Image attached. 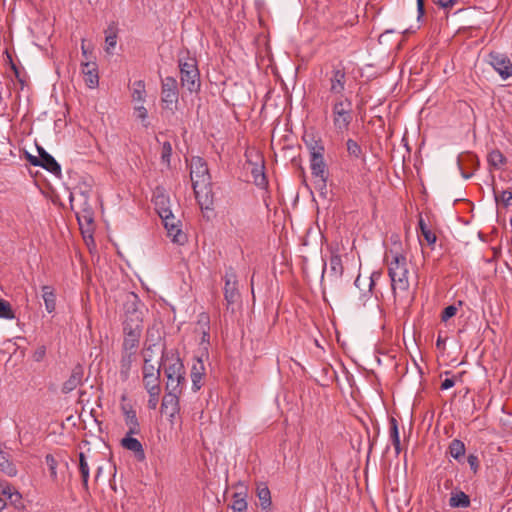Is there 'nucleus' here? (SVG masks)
I'll return each instance as SVG.
<instances>
[{
	"instance_id": "40",
	"label": "nucleus",
	"mask_w": 512,
	"mask_h": 512,
	"mask_svg": "<svg viewBox=\"0 0 512 512\" xmlns=\"http://www.w3.org/2000/svg\"><path fill=\"white\" fill-rule=\"evenodd\" d=\"M306 145L309 149L310 159H314V157H324V146L320 141H316L312 139L310 142L306 141Z\"/></svg>"
},
{
	"instance_id": "35",
	"label": "nucleus",
	"mask_w": 512,
	"mask_h": 512,
	"mask_svg": "<svg viewBox=\"0 0 512 512\" xmlns=\"http://www.w3.org/2000/svg\"><path fill=\"white\" fill-rule=\"evenodd\" d=\"M106 38H105V51L109 54L112 53L113 49L115 48L117 44V33L116 29L113 26H109L108 29L105 31Z\"/></svg>"
},
{
	"instance_id": "28",
	"label": "nucleus",
	"mask_w": 512,
	"mask_h": 512,
	"mask_svg": "<svg viewBox=\"0 0 512 512\" xmlns=\"http://www.w3.org/2000/svg\"><path fill=\"white\" fill-rule=\"evenodd\" d=\"M124 421L126 426L128 427L129 435H138L141 431L140 424L136 415V411H127L124 416Z\"/></svg>"
},
{
	"instance_id": "7",
	"label": "nucleus",
	"mask_w": 512,
	"mask_h": 512,
	"mask_svg": "<svg viewBox=\"0 0 512 512\" xmlns=\"http://www.w3.org/2000/svg\"><path fill=\"white\" fill-rule=\"evenodd\" d=\"M224 298L227 303V309L240 299V293L238 290V280L237 275L234 272L233 268H229L226 270L224 275Z\"/></svg>"
},
{
	"instance_id": "27",
	"label": "nucleus",
	"mask_w": 512,
	"mask_h": 512,
	"mask_svg": "<svg viewBox=\"0 0 512 512\" xmlns=\"http://www.w3.org/2000/svg\"><path fill=\"white\" fill-rule=\"evenodd\" d=\"M141 335L124 334L121 351L137 353Z\"/></svg>"
},
{
	"instance_id": "5",
	"label": "nucleus",
	"mask_w": 512,
	"mask_h": 512,
	"mask_svg": "<svg viewBox=\"0 0 512 512\" xmlns=\"http://www.w3.org/2000/svg\"><path fill=\"white\" fill-rule=\"evenodd\" d=\"M133 300L125 304V319L123 321V334H142V312L137 307V296L132 294Z\"/></svg>"
},
{
	"instance_id": "52",
	"label": "nucleus",
	"mask_w": 512,
	"mask_h": 512,
	"mask_svg": "<svg viewBox=\"0 0 512 512\" xmlns=\"http://www.w3.org/2000/svg\"><path fill=\"white\" fill-rule=\"evenodd\" d=\"M457 313V308L454 305L447 306L441 313V320L447 321Z\"/></svg>"
},
{
	"instance_id": "64",
	"label": "nucleus",
	"mask_w": 512,
	"mask_h": 512,
	"mask_svg": "<svg viewBox=\"0 0 512 512\" xmlns=\"http://www.w3.org/2000/svg\"><path fill=\"white\" fill-rule=\"evenodd\" d=\"M101 473H102V467H98L97 470H96V474H95V479L96 480L99 478Z\"/></svg>"
},
{
	"instance_id": "3",
	"label": "nucleus",
	"mask_w": 512,
	"mask_h": 512,
	"mask_svg": "<svg viewBox=\"0 0 512 512\" xmlns=\"http://www.w3.org/2000/svg\"><path fill=\"white\" fill-rule=\"evenodd\" d=\"M161 360L167 377L166 391L182 393L186 384V371L181 359L176 353H171L170 355H163Z\"/></svg>"
},
{
	"instance_id": "62",
	"label": "nucleus",
	"mask_w": 512,
	"mask_h": 512,
	"mask_svg": "<svg viewBox=\"0 0 512 512\" xmlns=\"http://www.w3.org/2000/svg\"><path fill=\"white\" fill-rule=\"evenodd\" d=\"M44 355H45V349L42 348L40 351L36 352V354H35L36 361H40Z\"/></svg>"
},
{
	"instance_id": "56",
	"label": "nucleus",
	"mask_w": 512,
	"mask_h": 512,
	"mask_svg": "<svg viewBox=\"0 0 512 512\" xmlns=\"http://www.w3.org/2000/svg\"><path fill=\"white\" fill-rule=\"evenodd\" d=\"M435 3L442 8H448L452 7L456 3V0H437Z\"/></svg>"
},
{
	"instance_id": "59",
	"label": "nucleus",
	"mask_w": 512,
	"mask_h": 512,
	"mask_svg": "<svg viewBox=\"0 0 512 512\" xmlns=\"http://www.w3.org/2000/svg\"><path fill=\"white\" fill-rule=\"evenodd\" d=\"M28 160L29 162L33 165V166H40V160H39V155L38 156H32V155H28Z\"/></svg>"
},
{
	"instance_id": "29",
	"label": "nucleus",
	"mask_w": 512,
	"mask_h": 512,
	"mask_svg": "<svg viewBox=\"0 0 512 512\" xmlns=\"http://www.w3.org/2000/svg\"><path fill=\"white\" fill-rule=\"evenodd\" d=\"M449 505L452 508H467L470 506V498L463 491L452 493L449 499Z\"/></svg>"
},
{
	"instance_id": "55",
	"label": "nucleus",
	"mask_w": 512,
	"mask_h": 512,
	"mask_svg": "<svg viewBox=\"0 0 512 512\" xmlns=\"http://www.w3.org/2000/svg\"><path fill=\"white\" fill-rule=\"evenodd\" d=\"M455 385V381L454 379L452 378H446L445 380L442 381L441 383V389L442 390H448L450 388H452L453 386Z\"/></svg>"
},
{
	"instance_id": "15",
	"label": "nucleus",
	"mask_w": 512,
	"mask_h": 512,
	"mask_svg": "<svg viewBox=\"0 0 512 512\" xmlns=\"http://www.w3.org/2000/svg\"><path fill=\"white\" fill-rule=\"evenodd\" d=\"M83 374V367L81 365H76L72 369L69 378L63 383L61 388L62 393L68 394L81 385Z\"/></svg>"
},
{
	"instance_id": "37",
	"label": "nucleus",
	"mask_w": 512,
	"mask_h": 512,
	"mask_svg": "<svg viewBox=\"0 0 512 512\" xmlns=\"http://www.w3.org/2000/svg\"><path fill=\"white\" fill-rule=\"evenodd\" d=\"M230 507L234 512H246L247 502L245 496L241 493H234Z\"/></svg>"
},
{
	"instance_id": "21",
	"label": "nucleus",
	"mask_w": 512,
	"mask_h": 512,
	"mask_svg": "<svg viewBox=\"0 0 512 512\" xmlns=\"http://www.w3.org/2000/svg\"><path fill=\"white\" fill-rule=\"evenodd\" d=\"M0 471L8 477H16L18 469L9 453L0 448Z\"/></svg>"
},
{
	"instance_id": "45",
	"label": "nucleus",
	"mask_w": 512,
	"mask_h": 512,
	"mask_svg": "<svg viewBox=\"0 0 512 512\" xmlns=\"http://www.w3.org/2000/svg\"><path fill=\"white\" fill-rule=\"evenodd\" d=\"M346 148L349 156L354 158H360L363 155L361 146L353 139L346 141Z\"/></svg>"
},
{
	"instance_id": "58",
	"label": "nucleus",
	"mask_w": 512,
	"mask_h": 512,
	"mask_svg": "<svg viewBox=\"0 0 512 512\" xmlns=\"http://www.w3.org/2000/svg\"><path fill=\"white\" fill-rule=\"evenodd\" d=\"M165 228H168V226H171V224H177L176 218L172 214V211L170 212V216L167 219H162Z\"/></svg>"
},
{
	"instance_id": "36",
	"label": "nucleus",
	"mask_w": 512,
	"mask_h": 512,
	"mask_svg": "<svg viewBox=\"0 0 512 512\" xmlns=\"http://www.w3.org/2000/svg\"><path fill=\"white\" fill-rule=\"evenodd\" d=\"M77 220L81 229L86 225L89 231L93 224V212L91 209H83L82 212L77 213Z\"/></svg>"
},
{
	"instance_id": "26",
	"label": "nucleus",
	"mask_w": 512,
	"mask_h": 512,
	"mask_svg": "<svg viewBox=\"0 0 512 512\" xmlns=\"http://www.w3.org/2000/svg\"><path fill=\"white\" fill-rule=\"evenodd\" d=\"M389 437L394 446L396 455L401 452L398 422L394 417L389 419Z\"/></svg>"
},
{
	"instance_id": "43",
	"label": "nucleus",
	"mask_w": 512,
	"mask_h": 512,
	"mask_svg": "<svg viewBox=\"0 0 512 512\" xmlns=\"http://www.w3.org/2000/svg\"><path fill=\"white\" fill-rule=\"evenodd\" d=\"M178 66H179V69H180V75L182 73H184V70L189 71V70L198 69L196 59L192 58L190 56L179 58Z\"/></svg>"
},
{
	"instance_id": "31",
	"label": "nucleus",
	"mask_w": 512,
	"mask_h": 512,
	"mask_svg": "<svg viewBox=\"0 0 512 512\" xmlns=\"http://www.w3.org/2000/svg\"><path fill=\"white\" fill-rule=\"evenodd\" d=\"M166 230L172 242L183 245L187 241L186 234L182 232L178 224H171V226H168Z\"/></svg>"
},
{
	"instance_id": "53",
	"label": "nucleus",
	"mask_w": 512,
	"mask_h": 512,
	"mask_svg": "<svg viewBox=\"0 0 512 512\" xmlns=\"http://www.w3.org/2000/svg\"><path fill=\"white\" fill-rule=\"evenodd\" d=\"M467 462L471 468V470L476 473L479 469V459L476 455L474 454H470L468 457H467Z\"/></svg>"
},
{
	"instance_id": "9",
	"label": "nucleus",
	"mask_w": 512,
	"mask_h": 512,
	"mask_svg": "<svg viewBox=\"0 0 512 512\" xmlns=\"http://www.w3.org/2000/svg\"><path fill=\"white\" fill-rule=\"evenodd\" d=\"M329 81V92L332 95L343 96V92L346 86V70L345 68L339 64L333 66L330 76L328 78Z\"/></svg>"
},
{
	"instance_id": "63",
	"label": "nucleus",
	"mask_w": 512,
	"mask_h": 512,
	"mask_svg": "<svg viewBox=\"0 0 512 512\" xmlns=\"http://www.w3.org/2000/svg\"><path fill=\"white\" fill-rule=\"evenodd\" d=\"M444 344H445V340L442 339L441 336H438L437 341H436L437 348H443Z\"/></svg>"
},
{
	"instance_id": "18",
	"label": "nucleus",
	"mask_w": 512,
	"mask_h": 512,
	"mask_svg": "<svg viewBox=\"0 0 512 512\" xmlns=\"http://www.w3.org/2000/svg\"><path fill=\"white\" fill-rule=\"evenodd\" d=\"M153 202L160 218L167 219L171 212L169 197L165 195L163 191L157 190V192L154 194Z\"/></svg>"
},
{
	"instance_id": "12",
	"label": "nucleus",
	"mask_w": 512,
	"mask_h": 512,
	"mask_svg": "<svg viewBox=\"0 0 512 512\" xmlns=\"http://www.w3.org/2000/svg\"><path fill=\"white\" fill-rule=\"evenodd\" d=\"M136 359L137 353L121 351L119 359V377L122 382H126L130 378V373Z\"/></svg>"
},
{
	"instance_id": "61",
	"label": "nucleus",
	"mask_w": 512,
	"mask_h": 512,
	"mask_svg": "<svg viewBox=\"0 0 512 512\" xmlns=\"http://www.w3.org/2000/svg\"><path fill=\"white\" fill-rule=\"evenodd\" d=\"M121 411H122L123 415L125 416L127 411H135V410L129 404H122L121 405Z\"/></svg>"
},
{
	"instance_id": "2",
	"label": "nucleus",
	"mask_w": 512,
	"mask_h": 512,
	"mask_svg": "<svg viewBox=\"0 0 512 512\" xmlns=\"http://www.w3.org/2000/svg\"><path fill=\"white\" fill-rule=\"evenodd\" d=\"M390 255L388 275L391 280V289L395 298L398 295L403 297L407 294L410 287L407 259L399 252L390 251Z\"/></svg>"
},
{
	"instance_id": "33",
	"label": "nucleus",
	"mask_w": 512,
	"mask_h": 512,
	"mask_svg": "<svg viewBox=\"0 0 512 512\" xmlns=\"http://www.w3.org/2000/svg\"><path fill=\"white\" fill-rule=\"evenodd\" d=\"M465 451V445L461 440L454 439L451 441L449 445V453L454 459L460 461L464 457Z\"/></svg>"
},
{
	"instance_id": "1",
	"label": "nucleus",
	"mask_w": 512,
	"mask_h": 512,
	"mask_svg": "<svg viewBox=\"0 0 512 512\" xmlns=\"http://www.w3.org/2000/svg\"><path fill=\"white\" fill-rule=\"evenodd\" d=\"M190 178L195 197L201 209H212L214 193L206 162L201 157H193L190 163Z\"/></svg>"
},
{
	"instance_id": "30",
	"label": "nucleus",
	"mask_w": 512,
	"mask_h": 512,
	"mask_svg": "<svg viewBox=\"0 0 512 512\" xmlns=\"http://www.w3.org/2000/svg\"><path fill=\"white\" fill-rule=\"evenodd\" d=\"M256 494L260 501L261 508H269L271 505V494L268 486L264 483L258 484L256 488Z\"/></svg>"
},
{
	"instance_id": "17",
	"label": "nucleus",
	"mask_w": 512,
	"mask_h": 512,
	"mask_svg": "<svg viewBox=\"0 0 512 512\" xmlns=\"http://www.w3.org/2000/svg\"><path fill=\"white\" fill-rule=\"evenodd\" d=\"M38 153H39V160H40V167L46 169L47 171L55 174L60 175L61 174V167L57 163V161L54 159L53 156H51L48 152L45 151L42 147H37Z\"/></svg>"
},
{
	"instance_id": "34",
	"label": "nucleus",
	"mask_w": 512,
	"mask_h": 512,
	"mask_svg": "<svg viewBox=\"0 0 512 512\" xmlns=\"http://www.w3.org/2000/svg\"><path fill=\"white\" fill-rule=\"evenodd\" d=\"M159 353H161V358L163 355H169L168 353H165L164 345H161L159 342L146 344L143 350V359H145L148 354L153 355L154 359Z\"/></svg>"
},
{
	"instance_id": "11",
	"label": "nucleus",
	"mask_w": 512,
	"mask_h": 512,
	"mask_svg": "<svg viewBox=\"0 0 512 512\" xmlns=\"http://www.w3.org/2000/svg\"><path fill=\"white\" fill-rule=\"evenodd\" d=\"M247 169L250 170L253 177V182L256 186L260 188H264L267 186L268 181L264 173V161L261 158V156L256 154V161L248 159Z\"/></svg>"
},
{
	"instance_id": "51",
	"label": "nucleus",
	"mask_w": 512,
	"mask_h": 512,
	"mask_svg": "<svg viewBox=\"0 0 512 512\" xmlns=\"http://www.w3.org/2000/svg\"><path fill=\"white\" fill-rule=\"evenodd\" d=\"M161 391H149L147 392L149 394L148 399V408L149 409H156L159 401V395Z\"/></svg>"
},
{
	"instance_id": "46",
	"label": "nucleus",
	"mask_w": 512,
	"mask_h": 512,
	"mask_svg": "<svg viewBox=\"0 0 512 512\" xmlns=\"http://www.w3.org/2000/svg\"><path fill=\"white\" fill-rule=\"evenodd\" d=\"M468 159L469 161L471 162H474L475 160V157L472 155V154H465V155H461L457 158V165H458V168L461 172V175L464 179H469L470 177H472L473 173L471 172H466L464 169H463V162Z\"/></svg>"
},
{
	"instance_id": "42",
	"label": "nucleus",
	"mask_w": 512,
	"mask_h": 512,
	"mask_svg": "<svg viewBox=\"0 0 512 512\" xmlns=\"http://www.w3.org/2000/svg\"><path fill=\"white\" fill-rule=\"evenodd\" d=\"M488 162L494 168H500L506 163V157L499 150H493L488 155Z\"/></svg>"
},
{
	"instance_id": "41",
	"label": "nucleus",
	"mask_w": 512,
	"mask_h": 512,
	"mask_svg": "<svg viewBox=\"0 0 512 512\" xmlns=\"http://www.w3.org/2000/svg\"><path fill=\"white\" fill-rule=\"evenodd\" d=\"M15 317V312L11 304L5 299L0 298V318L5 320H13Z\"/></svg>"
},
{
	"instance_id": "13",
	"label": "nucleus",
	"mask_w": 512,
	"mask_h": 512,
	"mask_svg": "<svg viewBox=\"0 0 512 512\" xmlns=\"http://www.w3.org/2000/svg\"><path fill=\"white\" fill-rule=\"evenodd\" d=\"M84 81L89 88H96L99 84L98 66L94 61L81 63Z\"/></svg>"
},
{
	"instance_id": "39",
	"label": "nucleus",
	"mask_w": 512,
	"mask_h": 512,
	"mask_svg": "<svg viewBox=\"0 0 512 512\" xmlns=\"http://www.w3.org/2000/svg\"><path fill=\"white\" fill-rule=\"evenodd\" d=\"M144 360V364H143V367H142V374L145 375V373L147 374H151V375H161V365H163V363L161 362V364L158 366V367H155L153 364H152V360H153V355H147V357Z\"/></svg>"
},
{
	"instance_id": "32",
	"label": "nucleus",
	"mask_w": 512,
	"mask_h": 512,
	"mask_svg": "<svg viewBox=\"0 0 512 512\" xmlns=\"http://www.w3.org/2000/svg\"><path fill=\"white\" fill-rule=\"evenodd\" d=\"M160 376L161 375H151L145 373L143 375V385L147 392L149 391H161L160 387Z\"/></svg>"
},
{
	"instance_id": "44",
	"label": "nucleus",
	"mask_w": 512,
	"mask_h": 512,
	"mask_svg": "<svg viewBox=\"0 0 512 512\" xmlns=\"http://www.w3.org/2000/svg\"><path fill=\"white\" fill-rule=\"evenodd\" d=\"M418 225L421 230V234L427 243L429 245L434 244L436 242V235L429 229L422 217H420Z\"/></svg>"
},
{
	"instance_id": "47",
	"label": "nucleus",
	"mask_w": 512,
	"mask_h": 512,
	"mask_svg": "<svg viewBox=\"0 0 512 512\" xmlns=\"http://www.w3.org/2000/svg\"><path fill=\"white\" fill-rule=\"evenodd\" d=\"M45 462L50 471V477L53 481L57 480V466L58 462L52 454H47L45 456Z\"/></svg>"
},
{
	"instance_id": "22",
	"label": "nucleus",
	"mask_w": 512,
	"mask_h": 512,
	"mask_svg": "<svg viewBox=\"0 0 512 512\" xmlns=\"http://www.w3.org/2000/svg\"><path fill=\"white\" fill-rule=\"evenodd\" d=\"M41 291L46 311L48 313H53L56 310L55 289L50 285H44L41 287Z\"/></svg>"
},
{
	"instance_id": "25",
	"label": "nucleus",
	"mask_w": 512,
	"mask_h": 512,
	"mask_svg": "<svg viewBox=\"0 0 512 512\" xmlns=\"http://www.w3.org/2000/svg\"><path fill=\"white\" fill-rule=\"evenodd\" d=\"M79 473L81 475L82 486L86 492L89 491V477H90V466L87 461L86 455L83 452L79 453V463H78Z\"/></svg>"
},
{
	"instance_id": "38",
	"label": "nucleus",
	"mask_w": 512,
	"mask_h": 512,
	"mask_svg": "<svg viewBox=\"0 0 512 512\" xmlns=\"http://www.w3.org/2000/svg\"><path fill=\"white\" fill-rule=\"evenodd\" d=\"M146 97L145 83L143 80L135 81L133 84L132 98L134 101L144 102Z\"/></svg>"
},
{
	"instance_id": "49",
	"label": "nucleus",
	"mask_w": 512,
	"mask_h": 512,
	"mask_svg": "<svg viewBox=\"0 0 512 512\" xmlns=\"http://www.w3.org/2000/svg\"><path fill=\"white\" fill-rule=\"evenodd\" d=\"M327 179L328 177L313 178V184L320 195L325 197L327 195Z\"/></svg>"
},
{
	"instance_id": "24",
	"label": "nucleus",
	"mask_w": 512,
	"mask_h": 512,
	"mask_svg": "<svg viewBox=\"0 0 512 512\" xmlns=\"http://www.w3.org/2000/svg\"><path fill=\"white\" fill-rule=\"evenodd\" d=\"M310 169L313 178L328 177L329 172L324 157H314L310 159Z\"/></svg>"
},
{
	"instance_id": "14",
	"label": "nucleus",
	"mask_w": 512,
	"mask_h": 512,
	"mask_svg": "<svg viewBox=\"0 0 512 512\" xmlns=\"http://www.w3.org/2000/svg\"><path fill=\"white\" fill-rule=\"evenodd\" d=\"M181 85L187 89L190 93H196L199 91L201 86L200 73L198 69L195 70H184V73L180 75Z\"/></svg>"
},
{
	"instance_id": "50",
	"label": "nucleus",
	"mask_w": 512,
	"mask_h": 512,
	"mask_svg": "<svg viewBox=\"0 0 512 512\" xmlns=\"http://www.w3.org/2000/svg\"><path fill=\"white\" fill-rule=\"evenodd\" d=\"M494 195H495V200L498 202L499 199H500L505 207H507V206L512 204V191L504 190L501 193L500 197L494 191Z\"/></svg>"
},
{
	"instance_id": "19",
	"label": "nucleus",
	"mask_w": 512,
	"mask_h": 512,
	"mask_svg": "<svg viewBox=\"0 0 512 512\" xmlns=\"http://www.w3.org/2000/svg\"><path fill=\"white\" fill-rule=\"evenodd\" d=\"M121 446L126 450L134 452L138 460L142 461L145 459V452L141 442L134 438L133 435H129L128 432H126L125 437L122 438Z\"/></svg>"
},
{
	"instance_id": "4",
	"label": "nucleus",
	"mask_w": 512,
	"mask_h": 512,
	"mask_svg": "<svg viewBox=\"0 0 512 512\" xmlns=\"http://www.w3.org/2000/svg\"><path fill=\"white\" fill-rule=\"evenodd\" d=\"M332 121L337 133L348 131L353 121V104L348 97L337 96L331 106Z\"/></svg>"
},
{
	"instance_id": "20",
	"label": "nucleus",
	"mask_w": 512,
	"mask_h": 512,
	"mask_svg": "<svg viewBox=\"0 0 512 512\" xmlns=\"http://www.w3.org/2000/svg\"><path fill=\"white\" fill-rule=\"evenodd\" d=\"M343 272L344 267L340 255L333 253L329 260V269L325 268L323 273H327L331 280L337 281L342 277Z\"/></svg>"
},
{
	"instance_id": "8",
	"label": "nucleus",
	"mask_w": 512,
	"mask_h": 512,
	"mask_svg": "<svg viewBox=\"0 0 512 512\" xmlns=\"http://www.w3.org/2000/svg\"><path fill=\"white\" fill-rule=\"evenodd\" d=\"M488 63L503 80L512 76V62L506 54L494 51L490 52L488 55Z\"/></svg>"
},
{
	"instance_id": "48",
	"label": "nucleus",
	"mask_w": 512,
	"mask_h": 512,
	"mask_svg": "<svg viewBox=\"0 0 512 512\" xmlns=\"http://www.w3.org/2000/svg\"><path fill=\"white\" fill-rule=\"evenodd\" d=\"M171 156H172V146H171V143L168 142V141H165L162 144L161 161H162V163L166 164L167 167L170 166Z\"/></svg>"
},
{
	"instance_id": "10",
	"label": "nucleus",
	"mask_w": 512,
	"mask_h": 512,
	"mask_svg": "<svg viewBox=\"0 0 512 512\" xmlns=\"http://www.w3.org/2000/svg\"><path fill=\"white\" fill-rule=\"evenodd\" d=\"M181 394L178 391H166L162 399L161 412L168 416L170 422L174 421L180 411L179 397Z\"/></svg>"
},
{
	"instance_id": "23",
	"label": "nucleus",
	"mask_w": 512,
	"mask_h": 512,
	"mask_svg": "<svg viewBox=\"0 0 512 512\" xmlns=\"http://www.w3.org/2000/svg\"><path fill=\"white\" fill-rule=\"evenodd\" d=\"M0 495L6 497L14 506L21 503L22 495L8 482L0 483Z\"/></svg>"
},
{
	"instance_id": "54",
	"label": "nucleus",
	"mask_w": 512,
	"mask_h": 512,
	"mask_svg": "<svg viewBox=\"0 0 512 512\" xmlns=\"http://www.w3.org/2000/svg\"><path fill=\"white\" fill-rule=\"evenodd\" d=\"M137 118L141 119L143 122L148 117L147 109L144 106H138L135 108Z\"/></svg>"
},
{
	"instance_id": "60",
	"label": "nucleus",
	"mask_w": 512,
	"mask_h": 512,
	"mask_svg": "<svg viewBox=\"0 0 512 512\" xmlns=\"http://www.w3.org/2000/svg\"><path fill=\"white\" fill-rule=\"evenodd\" d=\"M81 51H82V54H83V56L85 57L86 61H90V60H89V57H88V48H87V46L85 45V39H82V42H81Z\"/></svg>"
},
{
	"instance_id": "16",
	"label": "nucleus",
	"mask_w": 512,
	"mask_h": 512,
	"mask_svg": "<svg viewBox=\"0 0 512 512\" xmlns=\"http://www.w3.org/2000/svg\"><path fill=\"white\" fill-rule=\"evenodd\" d=\"M204 375L205 366L203 360L198 357L194 358L190 375L192 380V388L194 391H198L202 387V379Z\"/></svg>"
},
{
	"instance_id": "6",
	"label": "nucleus",
	"mask_w": 512,
	"mask_h": 512,
	"mask_svg": "<svg viewBox=\"0 0 512 512\" xmlns=\"http://www.w3.org/2000/svg\"><path fill=\"white\" fill-rule=\"evenodd\" d=\"M178 83L174 77H166L161 83V101L163 107L171 112L177 109L178 105Z\"/></svg>"
},
{
	"instance_id": "57",
	"label": "nucleus",
	"mask_w": 512,
	"mask_h": 512,
	"mask_svg": "<svg viewBox=\"0 0 512 512\" xmlns=\"http://www.w3.org/2000/svg\"><path fill=\"white\" fill-rule=\"evenodd\" d=\"M417 13H418V20L424 16V14H425L424 0H417Z\"/></svg>"
}]
</instances>
